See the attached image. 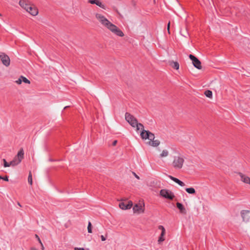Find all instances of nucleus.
Returning a JSON list of instances; mask_svg holds the SVG:
<instances>
[{"label": "nucleus", "mask_w": 250, "mask_h": 250, "mask_svg": "<svg viewBox=\"0 0 250 250\" xmlns=\"http://www.w3.org/2000/svg\"><path fill=\"white\" fill-rule=\"evenodd\" d=\"M96 18L104 26L107 28L112 33L119 37H123L124 33L115 25L109 21L104 16L101 14L97 13Z\"/></svg>", "instance_id": "nucleus-1"}, {"label": "nucleus", "mask_w": 250, "mask_h": 250, "mask_svg": "<svg viewBox=\"0 0 250 250\" xmlns=\"http://www.w3.org/2000/svg\"><path fill=\"white\" fill-rule=\"evenodd\" d=\"M24 151L22 148H21L18 152L17 155L14 158L13 160L10 162L11 167H15L19 165L23 159Z\"/></svg>", "instance_id": "nucleus-2"}, {"label": "nucleus", "mask_w": 250, "mask_h": 250, "mask_svg": "<svg viewBox=\"0 0 250 250\" xmlns=\"http://www.w3.org/2000/svg\"><path fill=\"white\" fill-rule=\"evenodd\" d=\"M185 162L184 158L181 156H175L172 165L176 169H180L183 167Z\"/></svg>", "instance_id": "nucleus-3"}, {"label": "nucleus", "mask_w": 250, "mask_h": 250, "mask_svg": "<svg viewBox=\"0 0 250 250\" xmlns=\"http://www.w3.org/2000/svg\"><path fill=\"white\" fill-rule=\"evenodd\" d=\"M160 195L161 196L169 200H173L175 197L173 192L170 190L166 189H161L160 191Z\"/></svg>", "instance_id": "nucleus-4"}, {"label": "nucleus", "mask_w": 250, "mask_h": 250, "mask_svg": "<svg viewBox=\"0 0 250 250\" xmlns=\"http://www.w3.org/2000/svg\"><path fill=\"white\" fill-rule=\"evenodd\" d=\"M126 121L133 127L137 125V120L130 113L126 112L125 115Z\"/></svg>", "instance_id": "nucleus-5"}, {"label": "nucleus", "mask_w": 250, "mask_h": 250, "mask_svg": "<svg viewBox=\"0 0 250 250\" xmlns=\"http://www.w3.org/2000/svg\"><path fill=\"white\" fill-rule=\"evenodd\" d=\"M141 137L143 139H148L150 141L151 140H153L155 138V136L154 134L150 132L149 131L143 129L141 133Z\"/></svg>", "instance_id": "nucleus-6"}, {"label": "nucleus", "mask_w": 250, "mask_h": 250, "mask_svg": "<svg viewBox=\"0 0 250 250\" xmlns=\"http://www.w3.org/2000/svg\"><path fill=\"white\" fill-rule=\"evenodd\" d=\"M134 213H144L145 211V204L143 202L136 204L133 207Z\"/></svg>", "instance_id": "nucleus-7"}, {"label": "nucleus", "mask_w": 250, "mask_h": 250, "mask_svg": "<svg viewBox=\"0 0 250 250\" xmlns=\"http://www.w3.org/2000/svg\"><path fill=\"white\" fill-rule=\"evenodd\" d=\"M189 58L192 61L193 65L198 69H202L201 62L200 60L193 55L190 54Z\"/></svg>", "instance_id": "nucleus-8"}, {"label": "nucleus", "mask_w": 250, "mask_h": 250, "mask_svg": "<svg viewBox=\"0 0 250 250\" xmlns=\"http://www.w3.org/2000/svg\"><path fill=\"white\" fill-rule=\"evenodd\" d=\"M0 58L3 65L8 66L10 63V59L8 56L3 53L0 54Z\"/></svg>", "instance_id": "nucleus-9"}, {"label": "nucleus", "mask_w": 250, "mask_h": 250, "mask_svg": "<svg viewBox=\"0 0 250 250\" xmlns=\"http://www.w3.org/2000/svg\"><path fill=\"white\" fill-rule=\"evenodd\" d=\"M158 229L161 230V233L160 236L159 237L158 240V243L159 244H161L162 242L165 241V239L164 238V236L166 234V230L165 228L163 226H159L158 227Z\"/></svg>", "instance_id": "nucleus-10"}, {"label": "nucleus", "mask_w": 250, "mask_h": 250, "mask_svg": "<svg viewBox=\"0 0 250 250\" xmlns=\"http://www.w3.org/2000/svg\"><path fill=\"white\" fill-rule=\"evenodd\" d=\"M250 211L248 210H242L241 211V215L243 221L245 222L249 221L250 216L249 215Z\"/></svg>", "instance_id": "nucleus-11"}, {"label": "nucleus", "mask_w": 250, "mask_h": 250, "mask_svg": "<svg viewBox=\"0 0 250 250\" xmlns=\"http://www.w3.org/2000/svg\"><path fill=\"white\" fill-rule=\"evenodd\" d=\"M132 205L133 204L131 201H127V203L122 202L119 204V207L122 209H130L132 207Z\"/></svg>", "instance_id": "nucleus-12"}, {"label": "nucleus", "mask_w": 250, "mask_h": 250, "mask_svg": "<svg viewBox=\"0 0 250 250\" xmlns=\"http://www.w3.org/2000/svg\"><path fill=\"white\" fill-rule=\"evenodd\" d=\"M19 5L26 11H28V7L30 4L27 0H20L19 1Z\"/></svg>", "instance_id": "nucleus-13"}, {"label": "nucleus", "mask_w": 250, "mask_h": 250, "mask_svg": "<svg viewBox=\"0 0 250 250\" xmlns=\"http://www.w3.org/2000/svg\"><path fill=\"white\" fill-rule=\"evenodd\" d=\"M239 175L241 178V181L244 183L249 184L250 185V178L243 173L239 172Z\"/></svg>", "instance_id": "nucleus-14"}, {"label": "nucleus", "mask_w": 250, "mask_h": 250, "mask_svg": "<svg viewBox=\"0 0 250 250\" xmlns=\"http://www.w3.org/2000/svg\"><path fill=\"white\" fill-rule=\"evenodd\" d=\"M32 16H36L38 14V9L34 6L30 5L28 7V11H26Z\"/></svg>", "instance_id": "nucleus-15"}, {"label": "nucleus", "mask_w": 250, "mask_h": 250, "mask_svg": "<svg viewBox=\"0 0 250 250\" xmlns=\"http://www.w3.org/2000/svg\"><path fill=\"white\" fill-rule=\"evenodd\" d=\"M88 2L91 4H95L101 8L105 9V6L99 0H88Z\"/></svg>", "instance_id": "nucleus-16"}, {"label": "nucleus", "mask_w": 250, "mask_h": 250, "mask_svg": "<svg viewBox=\"0 0 250 250\" xmlns=\"http://www.w3.org/2000/svg\"><path fill=\"white\" fill-rule=\"evenodd\" d=\"M177 208L180 210V212L183 214H187V210L184 206L179 202L176 203Z\"/></svg>", "instance_id": "nucleus-17"}, {"label": "nucleus", "mask_w": 250, "mask_h": 250, "mask_svg": "<svg viewBox=\"0 0 250 250\" xmlns=\"http://www.w3.org/2000/svg\"><path fill=\"white\" fill-rule=\"evenodd\" d=\"M168 177L171 180H172V181H173L175 183H177L180 186L184 187V186H185V183L184 182H183L182 181H180V180H179L178 179H177V178H176L175 177H173V176H172L171 175H168Z\"/></svg>", "instance_id": "nucleus-18"}, {"label": "nucleus", "mask_w": 250, "mask_h": 250, "mask_svg": "<svg viewBox=\"0 0 250 250\" xmlns=\"http://www.w3.org/2000/svg\"><path fill=\"white\" fill-rule=\"evenodd\" d=\"M168 177L171 180H172V181H173L175 183H177L180 186L184 187V186H185V183L184 182H183L182 181H180V180H179L178 179H177V178H176L175 177H173V176H172L171 175H168Z\"/></svg>", "instance_id": "nucleus-19"}, {"label": "nucleus", "mask_w": 250, "mask_h": 250, "mask_svg": "<svg viewBox=\"0 0 250 250\" xmlns=\"http://www.w3.org/2000/svg\"><path fill=\"white\" fill-rule=\"evenodd\" d=\"M169 65L175 69H178L179 68V63L177 62L171 61L169 62Z\"/></svg>", "instance_id": "nucleus-20"}, {"label": "nucleus", "mask_w": 250, "mask_h": 250, "mask_svg": "<svg viewBox=\"0 0 250 250\" xmlns=\"http://www.w3.org/2000/svg\"><path fill=\"white\" fill-rule=\"evenodd\" d=\"M160 142L158 140H153L149 142V144L153 146H157L159 145Z\"/></svg>", "instance_id": "nucleus-21"}, {"label": "nucleus", "mask_w": 250, "mask_h": 250, "mask_svg": "<svg viewBox=\"0 0 250 250\" xmlns=\"http://www.w3.org/2000/svg\"><path fill=\"white\" fill-rule=\"evenodd\" d=\"M169 152L168 151L166 150H163L162 152V153L160 154V157L161 158L166 157H167L168 155Z\"/></svg>", "instance_id": "nucleus-22"}, {"label": "nucleus", "mask_w": 250, "mask_h": 250, "mask_svg": "<svg viewBox=\"0 0 250 250\" xmlns=\"http://www.w3.org/2000/svg\"><path fill=\"white\" fill-rule=\"evenodd\" d=\"M186 191L189 194H194L195 193L196 191L194 188H186Z\"/></svg>", "instance_id": "nucleus-23"}, {"label": "nucleus", "mask_w": 250, "mask_h": 250, "mask_svg": "<svg viewBox=\"0 0 250 250\" xmlns=\"http://www.w3.org/2000/svg\"><path fill=\"white\" fill-rule=\"evenodd\" d=\"M205 95L208 98H211L212 97V93L210 90H208L205 91Z\"/></svg>", "instance_id": "nucleus-24"}, {"label": "nucleus", "mask_w": 250, "mask_h": 250, "mask_svg": "<svg viewBox=\"0 0 250 250\" xmlns=\"http://www.w3.org/2000/svg\"><path fill=\"white\" fill-rule=\"evenodd\" d=\"M21 78L22 80V82H24V83L30 84V81L28 80L26 78L23 76H21Z\"/></svg>", "instance_id": "nucleus-25"}, {"label": "nucleus", "mask_w": 250, "mask_h": 250, "mask_svg": "<svg viewBox=\"0 0 250 250\" xmlns=\"http://www.w3.org/2000/svg\"><path fill=\"white\" fill-rule=\"evenodd\" d=\"M135 127H137V130H139L140 129H142V130L144 129V125H143V124L141 123H138V122H137V125H136Z\"/></svg>", "instance_id": "nucleus-26"}, {"label": "nucleus", "mask_w": 250, "mask_h": 250, "mask_svg": "<svg viewBox=\"0 0 250 250\" xmlns=\"http://www.w3.org/2000/svg\"><path fill=\"white\" fill-rule=\"evenodd\" d=\"M28 183L30 184V185H32V174L31 172H30L29 173L28 177Z\"/></svg>", "instance_id": "nucleus-27"}, {"label": "nucleus", "mask_w": 250, "mask_h": 250, "mask_svg": "<svg viewBox=\"0 0 250 250\" xmlns=\"http://www.w3.org/2000/svg\"><path fill=\"white\" fill-rule=\"evenodd\" d=\"M87 230L88 233H92V225L90 222H88V227H87Z\"/></svg>", "instance_id": "nucleus-28"}, {"label": "nucleus", "mask_w": 250, "mask_h": 250, "mask_svg": "<svg viewBox=\"0 0 250 250\" xmlns=\"http://www.w3.org/2000/svg\"><path fill=\"white\" fill-rule=\"evenodd\" d=\"M3 166L4 167H10L11 166V165H10V163H8L5 159H3Z\"/></svg>", "instance_id": "nucleus-29"}, {"label": "nucleus", "mask_w": 250, "mask_h": 250, "mask_svg": "<svg viewBox=\"0 0 250 250\" xmlns=\"http://www.w3.org/2000/svg\"><path fill=\"white\" fill-rule=\"evenodd\" d=\"M181 34L184 37H187L188 35V33L186 31H185L184 33H182V31H181Z\"/></svg>", "instance_id": "nucleus-30"}, {"label": "nucleus", "mask_w": 250, "mask_h": 250, "mask_svg": "<svg viewBox=\"0 0 250 250\" xmlns=\"http://www.w3.org/2000/svg\"><path fill=\"white\" fill-rule=\"evenodd\" d=\"M16 83L18 84H21L22 83V80L21 78V77L19 78V79L16 81Z\"/></svg>", "instance_id": "nucleus-31"}, {"label": "nucleus", "mask_w": 250, "mask_h": 250, "mask_svg": "<svg viewBox=\"0 0 250 250\" xmlns=\"http://www.w3.org/2000/svg\"><path fill=\"white\" fill-rule=\"evenodd\" d=\"M39 243H40V244L41 245V247H42L41 249H42V250H44V246H43V244H42V242L41 240H39Z\"/></svg>", "instance_id": "nucleus-32"}, {"label": "nucleus", "mask_w": 250, "mask_h": 250, "mask_svg": "<svg viewBox=\"0 0 250 250\" xmlns=\"http://www.w3.org/2000/svg\"><path fill=\"white\" fill-rule=\"evenodd\" d=\"M170 24V21H169L167 24V29L168 34H170V31H169Z\"/></svg>", "instance_id": "nucleus-33"}, {"label": "nucleus", "mask_w": 250, "mask_h": 250, "mask_svg": "<svg viewBox=\"0 0 250 250\" xmlns=\"http://www.w3.org/2000/svg\"><path fill=\"white\" fill-rule=\"evenodd\" d=\"M132 174L137 179H140L139 176H138L134 172H132Z\"/></svg>", "instance_id": "nucleus-34"}, {"label": "nucleus", "mask_w": 250, "mask_h": 250, "mask_svg": "<svg viewBox=\"0 0 250 250\" xmlns=\"http://www.w3.org/2000/svg\"><path fill=\"white\" fill-rule=\"evenodd\" d=\"M2 179L5 181H8V180H9L8 177L7 176L3 177Z\"/></svg>", "instance_id": "nucleus-35"}, {"label": "nucleus", "mask_w": 250, "mask_h": 250, "mask_svg": "<svg viewBox=\"0 0 250 250\" xmlns=\"http://www.w3.org/2000/svg\"><path fill=\"white\" fill-rule=\"evenodd\" d=\"M101 238L102 241H104L106 240V238L103 235L101 236Z\"/></svg>", "instance_id": "nucleus-36"}, {"label": "nucleus", "mask_w": 250, "mask_h": 250, "mask_svg": "<svg viewBox=\"0 0 250 250\" xmlns=\"http://www.w3.org/2000/svg\"><path fill=\"white\" fill-rule=\"evenodd\" d=\"M117 140H115V141H113V143H112V145H113V146H116V144H117Z\"/></svg>", "instance_id": "nucleus-37"}, {"label": "nucleus", "mask_w": 250, "mask_h": 250, "mask_svg": "<svg viewBox=\"0 0 250 250\" xmlns=\"http://www.w3.org/2000/svg\"><path fill=\"white\" fill-rule=\"evenodd\" d=\"M74 250H84L83 248H75Z\"/></svg>", "instance_id": "nucleus-38"}, {"label": "nucleus", "mask_w": 250, "mask_h": 250, "mask_svg": "<svg viewBox=\"0 0 250 250\" xmlns=\"http://www.w3.org/2000/svg\"><path fill=\"white\" fill-rule=\"evenodd\" d=\"M35 236L37 238V240H38V241L39 242V240H41L40 238H39V236L37 235V234H36L35 235Z\"/></svg>", "instance_id": "nucleus-39"}, {"label": "nucleus", "mask_w": 250, "mask_h": 250, "mask_svg": "<svg viewBox=\"0 0 250 250\" xmlns=\"http://www.w3.org/2000/svg\"><path fill=\"white\" fill-rule=\"evenodd\" d=\"M30 250H38L34 247H32V248H31Z\"/></svg>", "instance_id": "nucleus-40"}, {"label": "nucleus", "mask_w": 250, "mask_h": 250, "mask_svg": "<svg viewBox=\"0 0 250 250\" xmlns=\"http://www.w3.org/2000/svg\"><path fill=\"white\" fill-rule=\"evenodd\" d=\"M18 205L20 207H21V204H20L19 202H18Z\"/></svg>", "instance_id": "nucleus-41"}, {"label": "nucleus", "mask_w": 250, "mask_h": 250, "mask_svg": "<svg viewBox=\"0 0 250 250\" xmlns=\"http://www.w3.org/2000/svg\"><path fill=\"white\" fill-rule=\"evenodd\" d=\"M68 107V106H66L64 108V109H66V108H67Z\"/></svg>", "instance_id": "nucleus-42"}, {"label": "nucleus", "mask_w": 250, "mask_h": 250, "mask_svg": "<svg viewBox=\"0 0 250 250\" xmlns=\"http://www.w3.org/2000/svg\"><path fill=\"white\" fill-rule=\"evenodd\" d=\"M2 178H3V177H2L0 176V179H2Z\"/></svg>", "instance_id": "nucleus-43"}, {"label": "nucleus", "mask_w": 250, "mask_h": 250, "mask_svg": "<svg viewBox=\"0 0 250 250\" xmlns=\"http://www.w3.org/2000/svg\"><path fill=\"white\" fill-rule=\"evenodd\" d=\"M2 16V15L0 13V17Z\"/></svg>", "instance_id": "nucleus-44"}]
</instances>
